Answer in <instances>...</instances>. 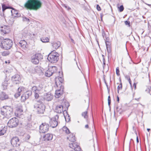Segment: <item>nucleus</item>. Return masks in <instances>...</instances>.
Instances as JSON below:
<instances>
[{
	"mask_svg": "<svg viewBox=\"0 0 151 151\" xmlns=\"http://www.w3.org/2000/svg\"><path fill=\"white\" fill-rule=\"evenodd\" d=\"M22 111L23 110L22 109V107L19 106V107H17V116L18 117L19 116V115L21 114Z\"/></svg>",
	"mask_w": 151,
	"mask_h": 151,
	"instance_id": "cd10ccee",
	"label": "nucleus"
},
{
	"mask_svg": "<svg viewBox=\"0 0 151 151\" xmlns=\"http://www.w3.org/2000/svg\"><path fill=\"white\" fill-rule=\"evenodd\" d=\"M118 8L119 9L120 12H122L124 9V7L122 5H121L120 7L118 6Z\"/></svg>",
	"mask_w": 151,
	"mask_h": 151,
	"instance_id": "49530a36",
	"label": "nucleus"
},
{
	"mask_svg": "<svg viewBox=\"0 0 151 151\" xmlns=\"http://www.w3.org/2000/svg\"><path fill=\"white\" fill-rule=\"evenodd\" d=\"M96 9H97V10L99 11H100L101 10L100 7L98 4L97 5Z\"/></svg>",
	"mask_w": 151,
	"mask_h": 151,
	"instance_id": "13d9d810",
	"label": "nucleus"
},
{
	"mask_svg": "<svg viewBox=\"0 0 151 151\" xmlns=\"http://www.w3.org/2000/svg\"><path fill=\"white\" fill-rule=\"evenodd\" d=\"M69 146L70 147L73 149V150L70 151H80L81 150L80 147L76 143L70 144Z\"/></svg>",
	"mask_w": 151,
	"mask_h": 151,
	"instance_id": "ddd939ff",
	"label": "nucleus"
},
{
	"mask_svg": "<svg viewBox=\"0 0 151 151\" xmlns=\"http://www.w3.org/2000/svg\"><path fill=\"white\" fill-rule=\"evenodd\" d=\"M9 52L8 51H4L2 52V55L3 56H6L8 55L9 54Z\"/></svg>",
	"mask_w": 151,
	"mask_h": 151,
	"instance_id": "58836bf2",
	"label": "nucleus"
},
{
	"mask_svg": "<svg viewBox=\"0 0 151 151\" xmlns=\"http://www.w3.org/2000/svg\"><path fill=\"white\" fill-rule=\"evenodd\" d=\"M38 88L36 86H34L32 87V90L33 91L35 92L39 91V90H37Z\"/></svg>",
	"mask_w": 151,
	"mask_h": 151,
	"instance_id": "79ce46f5",
	"label": "nucleus"
},
{
	"mask_svg": "<svg viewBox=\"0 0 151 151\" xmlns=\"http://www.w3.org/2000/svg\"><path fill=\"white\" fill-rule=\"evenodd\" d=\"M55 83L57 87H60L61 85L63 86V79L61 77L58 76L55 78Z\"/></svg>",
	"mask_w": 151,
	"mask_h": 151,
	"instance_id": "4468645a",
	"label": "nucleus"
},
{
	"mask_svg": "<svg viewBox=\"0 0 151 151\" xmlns=\"http://www.w3.org/2000/svg\"><path fill=\"white\" fill-rule=\"evenodd\" d=\"M57 70V67L55 66H52L45 73V75L47 77H49L52 74L55 73Z\"/></svg>",
	"mask_w": 151,
	"mask_h": 151,
	"instance_id": "6e6552de",
	"label": "nucleus"
},
{
	"mask_svg": "<svg viewBox=\"0 0 151 151\" xmlns=\"http://www.w3.org/2000/svg\"><path fill=\"white\" fill-rule=\"evenodd\" d=\"M59 55L58 52L53 50L48 55L47 59L51 63H56L59 60Z\"/></svg>",
	"mask_w": 151,
	"mask_h": 151,
	"instance_id": "39448f33",
	"label": "nucleus"
},
{
	"mask_svg": "<svg viewBox=\"0 0 151 151\" xmlns=\"http://www.w3.org/2000/svg\"><path fill=\"white\" fill-rule=\"evenodd\" d=\"M24 88L22 87H20L18 88L17 92L14 94V96L16 98L19 97L21 94V93L24 91Z\"/></svg>",
	"mask_w": 151,
	"mask_h": 151,
	"instance_id": "aec40b11",
	"label": "nucleus"
},
{
	"mask_svg": "<svg viewBox=\"0 0 151 151\" xmlns=\"http://www.w3.org/2000/svg\"><path fill=\"white\" fill-rule=\"evenodd\" d=\"M125 78L128 81L130 80V76L128 75H126L125 76Z\"/></svg>",
	"mask_w": 151,
	"mask_h": 151,
	"instance_id": "bf43d9fd",
	"label": "nucleus"
},
{
	"mask_svg": "<svg viewBox=\"0 0 151 151\" xmlns=\"http://www.w3.org/2000/svg\"><path fill=\"white\" fill-rule=\"evenodd\" d=\"M1 31L3 32L4 34L8 33L10 31V29L9 26H5L4 29H1Z\"/></svg>",
	"mask_w": 151,
	"mask_h": 151,
	"instance_id": "b1692460",
	"label": "nucleus"
},
{
	"mask_svg": "<svg viewBox=\"0 0 151 151\" xmlns=\"http://www.w3.org/2000/svg\"><path fill=\"white\" fill-rule=\"evenodd\" d=\"M108 105H109V106L111 104V98L109 96L108 97Z\"/></svg>",
	"mask_w": 151,
	"mask_h": 151,
	"instance_id": "864d4df0",
	"label": "nucleus"
},
{
	"mask_svg": "<svg viewBox=\"0 0 151 151\" xmlns=\"http://www.w3.org/2000/svg\"><path fill=\"white\" fill-rule=\"evenodd\" d=\"M122 88V84L121 82L120 84L117 87V92L119 93V90H121Z\"/></svg>",
	"mask_w": 151,
	"mask_h": 151,
	"instance_id": "a18cd8bd",
	"label": "nucleus"
},
{
	"mask_svg": "<svg viewBox=\"0 0 151 151\" xmlns=\"http://www.w3.org/2000/svg\"><path fill=\"white\" fill-rule=\"evenodd\" d=\"M88 124H87V125H86L85 126V128H86V129H88Z\"/></svg>",
	"mask_w": 151,
	"mask_h": 151,
	"instance_id": "69168bd1",
	"label": "nucleus"
},
{
	"mask_svg": "<svg viewBox=\"0 0 151 151\" xmlns=\"http://www.w3.org/2000/svg\"><path fill=\"white\" fill-rule=\"evenodd\" d=\"M43 85L42 84L40 83L37 87V90H39V91L41 90L43 88Z\"/></svg>",
	"mask_w": 151,
	"mask_h": 151,
	"instance_id": "c03bdc74",
	"label": "nucleus"
},
{
	"mask_svg": "<svg viewBox=\"0 0 151 151\" xmlns=\"http://www.w3.org/2000/svg\"><path fill=\"white\" fill-rule=\"evenodd\" d=\"M22 34L24 36H30L31 34L29 33L28 31L26 29H24L23 30Z\"/></svg>",
	"mask_w": 151,
	"mask_h": 151,
	"instance_id": "c756f323",
	"label": "nucleus"
},
{
	"mask_svg": "<svg viewBox=\"0 0 151 151\" xmlns=\"http://www.w3.org/2000/svg\"><path fill=\"white\" fill-rule=\"evenodd\" d=\"M12 14L15 17L17 16V14H18V12L17 11L14 10L11 11Z\"/></svg>",
	"mask_w": 151,
	"mask_h": 151,
	"instance_id": "c9c22d12",
	"label": "nucleus"
},
{
	"mask_svg": "<svg viewBox=\"0 0 151 151\" xmlns=\"http://www.w3.org/2000/svg\"><path fill=\"white\" fill-rule=\"evenodd\" d=\"M22 20L24 22H30V20L28 18L25 17H23Z\"/></svg>",
	"mask_w": 151,
	"mask_h": 151,
	"instance_id": "de8ad7c7",
	"label": "nucleus"
},
{
	"mask_svg": "<svg viewBox=\"0 0 151 151\" xmlns=\"http://www.w3.org/2000/svg\"><path fill=\"white\" fill-rule=\"evenodd\" d=\"M41 40L43 42H49V39L47 37H42L41 38Z\"/></svg>",
	"mask_w": 151,
	"mask_h": 151,
	"instance_id": "473e14b6",
	"label": "nucleus"
},
{
	"mask_svg": "<svg viewBox=\"0 0 151 151\" xmlns=\"http://www.w3.org/2000/svg\"><path fill=\"white\" fill-rule=\"evenodd\" d=\"M116 75L117 76H119L120 75L119 70V68L118 67H117L116 68Z\"/></svg>",
	"mask_w": 151,
	"mask_h": 151,
	"instance_id": "3c124183",
	"label": "nucleus"
},
{
	"mask_svg": "<svg viewBox=\"0 0 151 151\" xmlns=\"http://www.w3.org/2000/svg\"><path fill=\"white\" fill-rule=\"evenodd\" d=\"M150 89H151V87H150L149 88H148L146 90V91L149 93L150 91Z\"/></svg>",
	"mask_w": 151,
	"mask_h": 151,
	"instance_id": "e2e57ef3",
	"label": "nucleus"
},
{
	"mask_svg": "<svg viewBox=\"0 0 151 151\" xmlns=\"http://www.w3.org/2000/svg\"><path fill=\"white\" fill-rule=\"evenodd\" d=\"M12 79L14 83L16 84H19L20 82V76L17 74L15 75L12 77Z\"/></svg>",
	"mask_w": 151,
	"mask_h": 151,
	"instance_id": "2eb2a0df",
	"label": "nucleus"
},
{
	"mask_svg": "<svg viewBox=\"0 0 151 151\" xmlns=\"http://www.w3.org/2000/svg\"><path fill=\"white\" fill-rule=\"evenodd\" d=\"M87 111H85L83 112L82 114V116H83L85 119H86L87 122H88V120L87 119L88 118V115H87Z\"/></svg>",
	"mask_w": 151,
	"mask_h": 151,
	"instance_id": "7c9ffc66",
	"label": "nucleus"
},
{
	"mask_svg": "<svg viewBox=\"0 0 151 151\" xmlns=\"http://www.w3.org/2000/svg\"><path fill=\"white\" fill-rule=\"evenodd\" d=\"M67 138L70 141L73 142H74L76 141L75 136L73 134H70L69 137H67Z\"/></svg>",
	"mask_w": 151,
	"mask_h": 151,
	"instance_id": "393cba45",
	"label": "nucleus"
},
{
	"mask_svg": "<svg viewBox=\"0 0 151 151\" xmlns=\"http://www.w3.org/2000/svg\"><path fill=\"white\" fill-rule=\"evenodd\" d=\"M66 112V115H65V114H64V115L65 117V121L66 122H68L70 121V117L68 115V114L67 112Z\"/></svg>",
	"mask_w": 151,
	"mask_h": 151,
	"instance_id": "2f4dec72",
	"label": "nucleus"
},
{
	"mask_svg": "<svg viewBox=\"0 0 151 151\" xmlns=\"http://www.w3.org/2000/svg\"><path fill=\"white\" fill-rule=\"evenodd\" d=\"M7 130V128L4 127L0 130V136L4 135Z\"/></svg>",
	"mask_w": 151,
	"mask_h": 151,
	"instance_id": "c85d7f7f",
	"label": "nucleus"
},
{
	"mask_svg": "<svg viewBox=\"0 0 151 151\" xmlns=\"http://www.w3.org/2000/svg\"><path fill=\"white\" fill-rule=\"evenodd\" d=\"M104 83L106 86V87H107V90H108V92L109 93V92H110V88L109 87H108V86L107 85V83L106 82V81L105 80H104Z\"/></svg>",
	"mask_w": 151,
	"mask_h": 151,
	"instance_id": "603ef678",
	"label": "nucleus"
},
{
	"mask_svg": "<svg viewBox=\"0 0 151 151\" xmlns=\"http://www.w3.org/2000/svg\"><path fill=\"white\" fill-rule=\"evenodd\" d=\"M59 73L60 74H59V76H59V77H62L63 76V72H60L59 71Z\"/></svg>",
	"mask_w": 151,
	"mask_h": 151,
	"instance_id": "680f3d73",
	"label": "nucleus"
},
{
	"mask_svg": "<svg viewBox=\"0 0 151 151\" xmlns=\"http://www.w3.org/2000/svg\"><path fill=\"white\" fill-rule=\"evenodd\" d=\"M9 151H17L14 149H12L10 150Z\"/></svg>",
	"mask_w": 151,
	"mask_h": 151,
	"instance_id": "774afa93",
	"label": "nucleus"
},
{
	"mask_svg": "<svg viewBox=\"0 0 151 151\" xmlns=\"http://www.w3.org/2000/svg\"><path fill=\"white\" fill-rule=\"evenodd\" d=\"M2 10L3 12H4L6 9L9 8L8 6H6L4 4H2Z\"/></svg>",
	"mask_w": 151,
	"mask_h": 151,
	"instance_id": "e433bc0d",
	"label": "nucleus"
},
{
	"mask_svg": "<svg viewBox=\"0 0 151 151\" xmlns=\"http://www.w3.org/2000/svg\"><path fill=\"white\" fill-rule=\"evenodd\" d=\"M63 130L65 131L67 134H69L70 133L69 130L66 127H63Z\"/></svg>",
	"mask_w": 151,
	"mask_h": 151,
	"instance_id": "4c0bfd02",
	"label": "nucleus"
},
{
	"mask_svg": "<svg viewBox=\"0 0 151 151\" xmlns=\"http://www.w3.org/2000/svg\"><path fill=\"white\" fill-rule=\"evenodd\" d=\"M53 98V95L50 92L45 93L44 95V99L47 101H50Z\"/></svg>",
	"mask_w": 151,
	"mask_h": 151,
	"instance_id": "dca6fc26",
	"label": "nucleus"
},
{
	"mask_svg": "<svg viewBox=\"0 0 151 151\" xmlns=\"http://www.w3.org/2000/svg\"><path fill=\"white\" fill-rule=\"evenodd\" d=\"M38 91L35 92V97L36 99L38 98L39 97V95L38 93Z\"/></svg>",
	"mask_w": 151,
	"mask_h": 151,
	"instance_id": "8fccbe9b",
	"label": "nucleus"
},
{
	"mask_svg": "<svg viewBox=\"0 0 151 151\" xmlns=\"http://www.w3.org/2000/svg\"><path fill=\"white\" fill-rule=\"evenodd\" d=\"M102 35L103 37L104 38V40L105 41H106L107 42H109V38L108 37L107 35L106 34L104 30L103 29L101 31Z\"/></svg>",
	"mask_w": 151,
	"mask_h": 151,
	"instance_id": "a878e982",
	"label": "nucleus"
},
{
	"mask_svg": "<svg viewBox=\"0 0 151 151\" xmlns=\"http://www.w3.org/2000/svg\"><path fill=\"white\" fill-rule=\"evenodd\" d=\"M0 113L5 117L9 118L13 114V109L9 106H4L1 109Z\"/></svg>",
	"mask_w": 151,
	"mask_h": 151,
	"instance_id": "7ed1b4c3",
	"label": "nucleus"
},
{
	"mask_svg": "<svg viewBox=\"0 0 151 151\" xmlns=\"http://www.w3.org/2000/svg\"><path fill=\"white\" fill-rule=\"evenodd\" d=\"M43 58V57L41 53H37L32 55L30 58L31 62L34 64H38L39 61Z\"/></svg>",
	"mask_w": 151,
	"mask_h": 151,
	"instance_id": "423d86ee",
	"label": "nucleus"
},
{
	"mask_svg": "<svg viewBox=\"0 0 151 151\" xmlns=\"http://www.w3.org/2000/svg\"><path fill=\"white\" fill-rule=\"evenodd\" d=\"M25 94L24 95H25L27 97L28 99V98L29 96H30L31 95V92L30 91H27L24 93Z\"/></svg>",
	"mask_w": 151,
	"mask_h": 151,
	"instance_id": "37998d69",
	"label": "nucleus"
},
{
	"mask_svg": "<svg viewBox=\"0 0 151 151\" xmlns=\"http://www.w3.org/2000/svg\"><path fill=\"white\" fill-rule=\"evenodd\" d=\"M64 103H65V106L67 108H68V107L70 106L69 104L68 103V102H67V101H65L64 102Z\"/></svg>",
	"mask_w": 151,
	"mask_h": 151,
	"instance_id": "5fc2aeb1",
	"label": "nucleus"
},
{
	"mask_svg": "<svg viewBox=\"0 0 151 151\" xmlns=\"http://www.w3.org/2000/svg\"><path fill=\"white\" fill-rule=\"evenodd\" d=\"M106 50L107 51V52L108 53V56L109 57L110 54L111 53V48H106Z\"/></svg>",
	"mask_w": 151,
	"mask_h": 151,
	"instance_id": "09e8293b",
	"label": "nucleus"
},
{
	"mask_svg": "<svg viewBox=\"0 0 151 151\" xmlns=\"http://www.w3.org/2000/svg\"><path fill=\"white\" fill-rule=\"evenodd\" d=\"M4 72L5 74V75H6V76H7V75H9L10 73L9 71H8L7 70H5Z\"/></svg>",
	"mask_w": 151,
	"mask_h": 151,
	"instance_id": "6e6d98bb",
	"label": "nucleus"
},
{
	"mask_svg": "<svg viewBox=\"0 0 151 151\" xmlns=\"http://www.w3.org/2000/svg\"><path fill=\"white\" fill-rule=\"evenodd\" d=\"M49 128V125L46 123H42L40 127V132L42 133L47 132Z\"/></svg>",
	"mask_w": 151,
	"mask_h": 151,
	"instance_id": "9d476101",
	"label": "nucleus"
},
{
	"mask_svg": "<svg viewBox=\"0 0 151 151\" xmlns=\"http://www.w3.org/2000/svg\"><path fill=\"white\" fill-rule=\"evenodd\" d=\"M105 43L106 46V48H111V44L109 41V42H107L106 41H105Z\"/></svg>",
	"mask_w": 151,
	"mask_h": 151,
	"instance_id": "a19ab883",
	"label": "nucleus"
},
{
	"mask_svg": "<svg viewBox=\"0 0 151 151\" xmlns=\"http://www.w3.org/2000/svg\"><path fill=\"white\" fill-rule=\"evenodd\" d=\"M125 24L126 25H128L129 27H130V22L129 21H126L125 22Z\"/></svg>",
	"mask_w": 151,
	"mask_h": 151,
	"instance_id": "4d7b16f0",
	"label": "nucleus"
},
{
	"mask_svg": "<svg viewBox=\"0 0 151 151\" xmlns=\"http://www.w3.org/2000/svg\"><path fill=\"white\" fill-rule=\"evenodd\" d=\"M116 111L119 112L120 114H121L123 111V110L122 109V106L120 105L116 107Z\"/></svg>",
	"mask_w": 151,
	"mask_h": 151,
	"instance_id": "bb28decb",
	"label": "nucleus"
},
{
	"mask_svg": "<svg viewBox=\"0 0 151 151\" xmlns=\"http://www.w3.org/2000/svg\"><path fill=\"white\" fill-rule=\"evenodd\" d=\"M148 28V29L149 30V35H151V27L149 26Z\"/></svg>",
	"mask_w": 151,
	"mask_h": 151,
	"instance_id": "052dcab7",
	"label": "nucleus"
},
{
	"mask_svg": "<svg viewBox=\"0 0 151 151\" xmlns=\"http://www.w3.org/2000/svg\"><path fill=\"white\" fill-rule=\"evenodd\" d=\"M9 77L6 76V78L2 83V86L4 90L6 89L9 83Z\"/></svg>",
	"mask_w": 151,
	"mask_h": 151,
	"instance_id": "a211bd4d",
	"label": "nucleus"
},
{
	"mask_svg": "<svg viewBox=\"0 0 151 151\" xmlns=\"http://www.w3.org/2000/svg\"><path fill=\"white\" fill-rule=\"evenodd\" d=\"M59 118V116L58 115H56L54 117L52 118L50 122V124L52 128H55L58 125V120Z\"/></svg>",
	"mask_w": 151,
	"mask_h": 151,
	"instance_id": "1a4fd4ad",
	"label": "nucleus"
},
{
	"mask_svg": "<svg viewBox=\"0 0 151 151\" xmlns=\"http://www.w3.org/2000/svg\"><path fill=\"white\" fill-rule=\"evenodd\" d=\"M63 111V106L62 105H58L56 107L55 111L58 113H61Z\"/></svg>",
	"mask_w": 151,
	"mask_h": 151,
	"instance_id": "f3484780",
	"label": "nucleus"
},
{
	"mask_svg": "<svg viewBox=\"0 0 151 151\" xmlns=\"http://www.w3.org/2000/svg\"><path fill=\"white\" fill-rule=\"evenodd\" d=\"M42 3L40 0H28L24 6L27 9L37 11L42 6Z\"/></svg>",
	"mask_w": 151,
	"mask_h": 151,
	"instance_id": "f257e3e1",
	"label": "nucleus"
},
{
	"mask_svg": "<svg viewBox=\"0 0 151 151\" xmlns=\"http://www.w3.org/2000/svg\"><path fill=\"white\" fill-rule=\"evenodd\" d=\"M18 119L15 118H12L9 120L8 122V126L10 128H14L16 127L18 124Z\"/></svg>",
	"mask_w": 151,
	"mask_h": 151,
	"instance_id": "0eeeda50",
	"label": "nucleus"
},
{
	"mask_svg": "<svg viewBox=\"0 0 151 151\" xmlns=\"http://www.w3.org/2000/svg\"><path fill=\"white\" fill-rule=\"evenodd\" d=\"M18 45L23 48L26 47L27 43L24 40H21L19 42Z\"/></svg>",
	"mask_w": 151,
	"mask_h": 151,
	"instance_id": "4be33fe9",
	"label": "nucleus"
},
{
	"mask_svg": "<svg viewBox=\"0 0 151 151\" xmlns=\"http://www.w3.org/2000/svg\"><path fill=\"white\" fill-rule=\"evenodd\" d=\"M9 98L8 95L5 93L2 92L0 93V99L1 100H4L7 99Z\"/></svg>",
	"mask_w": 151,
	"mask_h": 151,
	"instance_id": "5701e85b",
	"label": "nucleus"
},
{
	"mask_svg": "<svg viewBox=\"0 0 151 151\" xmlns=\"http://www.w3.org/2000/svg\"><path fill=\"white\" fill-rule=\"evenodd\" d=\"M43 138L45 141H50L52 138V135L50 134H47L43 136Z\"/></svg>",
	"mask_w": 151,
	"mask_h": 151,
	"instance_id": "6ab92c4d",
	"label": "nucleus"
},
{
	"mask_svg": "<svg viewBox=\"0 0 151 151\" xmlns=\"http://www.w3.org/2000/svg\"><path fill=\"white\" fill-rule=\"evenodd\" d=\"M52 45L53 49L56 50L60 46L61 43L59 41H58L57 42H54L52 43Z\"/></svg>",
	"mask_w": 151,
	"mask_h": 151,
	"instance_id": "412c9836",
	"label": "nucleus"
},
{
	"mask_svg": "<svg viewBox=\"0 0 151 151\" xmlns=\"http://www.w3.org/2000/svg\"><path fill=\"white\" fill-rule=\"evenodd\" d=\"M60 89L56 90L55 92V96L56 98H58L63 94L64 90V87L63 86H60Z\"/></svg>",
	"mask_w": 151,
	"mask_h": 151,
	"instance_id": "f8f14e48",
	"label": "nucleus"
},
{
	"mask_svg": "<svg viewBox=\"0 0 151 151\" xmlns=\"http://www.w3.org/2000/svg\"><path fill=\"white\" fill-rule=\"evenodd\" d=\"M35 72L37 73H40L42 72L41 68L39 66H36L35 68Z\"/></svg>",
	"mask_w": 151,
	"mask_h": 151,
	"instance_id": "72a5a7b5",
	"label": "nucleus"
},
{
	"mask_svg": "<svg viewBox=\"0 0 151 151\" xmlns=\"http://www.w3.org/2000/svg\"><path fill=\"white\" fill-rule=\"evenodd\" d=\"M11 142L14 147H18L20 145L19 139L16 137H14L11 139Z\"/></svg>",
	"mask_w": 151,
	"mask_h": 151,
	"instance_id": "9b49d317",
	"label": "nucleus"
},
{
	"mask_svg": "<svg viewBox=\"0 0 151 151\" xmlns=\"http://www.w3.org/2000/svg\"><path fill=\"white\" fill-rule=\"evenodd\" d=\"M63 7H65L66 8H67L68 6L64 4H63Z\"/></svg>",
	"mask_w": 151,
	"mask_h": 151,
	"instance_id": "338daca9",
	"label": "nucleus"
},
{
	"mask_svg": "<svg viewBox=\"0 0 151 151\" xmlns=\"http://www.w3.org/2000/svg\"><path fill=\"white\" fill-rule=\"evenodd\" d=\"M24 95V93L21 96V100L22 102L24 101L26 99H28L27 97V96H26L25 95Z\"/></svg>",
	"mask_w": 151,
	"mask_h": 151,
	"instance_id": "f704fd0d",
	"label": "nucleus"
},
{
	"mask_svg": "<svg viewBox=\"0 0 151 151\" xmlns=\"http://www.w3.org/2000/svg\"><path fill=\"white\" fill-rule=\"evenodd\" d=\"M31 35H30V36L31 37L32 36V37H34L35 36V34L34 33H31Z\"/></svg>",
	"mask_w": 151,
	"mask_h": 151,
	"instance_id": "0e129e2a",
	"label": "nucleus"
},
{
	"mask_svg": "<svg viewBox=\"0 0 151 151\" xmlns=\"http://www.w3.org/2000/svg\"><path fill=\"white\" fill-rule=\"evenodd\" d=\"M13 45L12 40L9 39H5L2 40L1 42V48L6 50L9 49Z\"/></svg>",
	"mask_w": 151,
	"mask_h": 151,
	"instance_id": "20e7f679",
	"label": "nucleus"
},
{
	"mask_svg": "<svg viewBox=\"0 0 151 151\" xmlns=\"http://www.w3.org/2000/svg\"><path fill=\"white\" fill-rule=\"evenodd\" d=\"M42 101V100H40L38 101H34V108L38 114H43L45 111V107Z\"/></svg>",
	"mask_w": 151,
	"mask_h": 151,
	"instance_id": "f03ea898",
	"label": "nucleus"
},
{
	"mask_svg": "<svg viewBox=\"0 0 151 151\" xmlns=\"http://www.w3.org/2000/svg\"><path fill=\"white\" fill-rule=\"evenodd\" d=\"M30 136L29 134H26L25 135L24 141H27L30 138Z\"/></svg>",
	"mask_w": 151,
	"mask_h": 151,
	"instance_id": "ea45409f",
	"label": "nucleus"
}]
</instances>
